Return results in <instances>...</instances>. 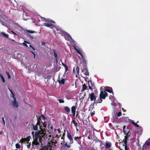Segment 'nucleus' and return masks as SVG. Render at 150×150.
<instances>
[{"instance_id": "f257e3e1", "label": "nucleus", "mask_w": 150, "mask_h": 150, "mask_svg": "<svg viewBox=\"0 0 150 150\" xmlns=\"http://www.w3.org/2000/svg\"><path fill=\"white\" fill-rule=\"evenodd\" d=\"M41 130L40 131H38L35 133V137L37 138H39V142H42L41 141L42 140V138L44 137L45 135V130H43L42 128L40 129Z\"/></svg>"}, {"instance_id": "f03ea898", "label": "nucleus", "mask_w": 150, "mask_h": 150, "mask_svg": "<svg viewBox=\"0 0 150 150\" xmlns=\"http://www.w3.org/2000/svg\"><path fill=\"white\" fill-rule=\"evenodd\" d=\"M132 132L130 131H129L126 134H125L126 136H125V139H123V142H124V144L123 145V146H125H125H127V140L128 138L130 137L131 138H133L131 136Z\"/></svg>"}, {"instance_id": "7ed1b4c3", "label": "nucleus", "mask_w": 150, "mask_h": 150, "mask_svg": "<svg viewBox=\"0 0 150 150\" xmlns=\"http://www.w3.org/2000/svg\"><path fill=\"white\" fill-rule=\"evenodd\" d=\"M30 138V136H28L26 138H22L20 140V142L22 144L23 143L28 144Z\"/></svg>"}, {"instance_id": "20e7f679", "label": "nucleus", "mask_w": 150, "mask_h": 150, "mask_svg": "<svg viewBox=\"0 0 150 150\" xmlns=\"http://www.w3.org/2000/svg\"><path fill=\"white\" fill-rule=\"evenodd\" d=\"M108 96V94L106 91H102L100 92L99 96L100 98L105 99L106 97H107Z\"/></svg>"}, {"instance_id": "39448f33", "label": "nucleus", "mask_w": 150, "mask_h": 150, "mask_svg": "<svg viewBox=\"0 0 150 150\" xmlns=\"http://www.w3.org/2000/svg\"><path fill=\"white\" fill-rule=\"evenodd\" d=\"M32 134L33 135V139H34V140L32 142L33 145V146L34 145H35L37 146V145H39V143L38 142V138H35V136L34 135V132H32Z\"/></svg>"}, {"instance_id": "423d86ee", "label": "nucleus", "mask_w": 150, "mask_h": 150, "mask_svg": "<svg viewBox=\"0 0 150 150\" xmlns=\"http://www.w3.org/2000/svg\"><path fill=\"white\" fill-rule=\"evenodd\" d=\"M67 137L70 141L69 144H72L73 143V139L70 133L68 131L67 132Z\"/></svg>"}, {"instance_id": "0eeeda50", "label": "nucleus", "mask_w": 150, "mask_h": 150, "mask_svg": "<svg viewBox=\"0 0 150 150\" xmlns=\"http://www.w3.org/2000/svg\"><path fill=\"white\" fill-rule=\"evenodd\" d=\"M82 72L83 73L84 75L87 76H89V73L87 69L86 65L85 67L83 68L82 69Z\"/></svg>"}, {"instance_id": "6e6552de", "label": "nucleus", "mask_w": 150, "mask_h": 150, "mask_svg": "<svg viewBox=\"0 0 150 150\" xmlns=\"http://www.w3.org/2000/svg\"><path fill=\"white\" fill-rule=\"evenodd\" d=\"M36 117L37 118V123L38 125H39V127L40 128V129H41V128L42 127V125H41V122H40L41 121V117H40V116L39 117L37 115H36Z\"/></svg>"}, {"instance_id": "1a4fd4ad", "label": "nucleus", "mask_w": 150, "mask_h": 150, "mask_svg": "<svg viewBox=\"0 0 150 150\" xmlns=\"http://www.w3.org/2000/svg\"><path fill=\"white\" fill-rule=\"evenodd\" d=\"M12 105L13 107L18 108V103L17 101L16 98L13 99V100L12 102Z\"/></svg>"}, {"instance_id": "9d476101", "label": "nucleus", "mask_w": 150, "mask_h": 150, "mask_svg": "<svg viewBox=\"0 0 150 150\" xmlns=\"http://www.w3.org/2000/svg\"><path fill=\"white\" fill-rule=\"evenodd\" d=\"M89 97H90L91 101H94L96 99V98L95 96L93 93H91L89 94Z\"/></svg>"}, {"instance_id": "9b49d317", "label": "nucleus", "mask_w": 150, "mask_h": 150, "mask_svg": "<svg viewBox=\"0 0 150 150\" xmlns=\"http://www.w3.org/2000/svg\"><path fill=\"white\" fill-rule=\"evenodd\" d=\"M129 122H130L134 126H135V127H139V125L137 124V123H138L139 122V121H137L136 123H135L134 122V121L131 120V119H129L128 120Z\"/></svg>"}, {"instance_id": "f8f14e48", "label": "nucleus", "mask_w": 150, "mask_h": 150, "mask_svg": "<svg viewBox=\"0 0 150 150\" xmlns=\"http://www.w3.org/2000/svg\"><path fill=\"white\" fill-rule=\"evenodd\" d=\"M150 146V142L148 141H146L144 144L143 145V148L142 149V150H144L146 149V146Z\"/></svg>"}, {"instance_id": "ddd939ff", "label": "nucleus", "mask_w": 150, "mask_h": 150, "mask_svg": "<svg viewBox=\"0 0 150 150\" xmlns=\"http://www.w3.org/2000/svg\"><path fill=\"white\" fill-rule=\"evenodd\" d=\"M88 86L89 87V88L90 89H91L92 90L93 88H94V89H95L96 87H95V86L94 84V83H92V82L91 81H90V82L91 83V86H90L89 84V81H88Z\"/></svg>"}, {"instance_id": "4468645a", "label": "nucleus", "mask_w": 150, "mask_h": 150, "mask_svg": "<svg viewBox=\"0 0 150 150\" xmlns=\"http://www.w3.org/2000/svg\"><path fill=\"white\" fill-rule=\"evenodd\" d=\"M74 139L77 142V143L80 144H81V137H74Z\"/></svg>"}, {"instance_id": "2eb2a0df", "label": "nucleus", "mask_w": 150, "mask_h": 150, "mask_svg": "<svg viewBox=\"0 0 150 150\" xmlns=\"http://www.w3.org/2000/svg\"><path fill=\"white\" fill-rule=\"evenodd\" d=\"M76 50L78 53H79L82 59L85 62H86V61L85 60V57L83 56V55L82 54V53L81 51H79V50H78L76 48Z\"/></svg>"}, {"instance_id": "dca6fc26", "label": "nucleus", "mask_w": 150, "mask_h": 150, "mask_svg": "<svg viewBox=\"0 0 150 150\" xmlns=\"http://www.w3.org/2000/svg\"><path fill=\"white\" fill-rule=\"evenodd\" d=\"M63 142V144L64 146L65 147H67V148H70L71 147V145L70 144H68L67 143L65 142L64 140L62 141Z\"/></svg>"}, {"instance_id": "f3484780", "label": "nucleus", "mask_w": 150, "mask_h": 150, "mask_svg": "<svg viewBox=\"0 0 150 150\" xmlns=\"http://www.w3.org/2000/svg\"><path fill=\"white\" fill-rule=\"evenodd\" d=\"M43 25L45 26L49 27L50 28H52L53 25L52 24L47 23H44L43 24Z\"/></svg>"}, {"instance_id": "a211bd4d", "label": "nucleus", "mask_w": 150, "mask_h": 150, "mask_svg": "<svg viewBox=\"0 0 150 150\" xmlns=\"http://www.w3.org/2000/svg\"><path fill=\"white\" fill-rule=\"evenodd\" d=\"M123 131L124 133L126 134L129 131H130L129 128H127L126 129V126H125L123 127Z\"/></svg>"}, {"instance_id": "6ab92c4d", "label": "nucleus", "mask_w": 150, "mask_h": 150, "mask_svg": "<svg viewBox=\"0 0 150 150\" xmlns=\"http://www.w3.org/2000/svg\"><path fill=\"white\" fill-rule=\"evenodd\" d=\"M76 106H73L71 107V112L74 115L75 113V112L76 109Z\"/></svg>"}, {"instance_id": "aec40b11", "label": "nucleus", "mask_w": 150, "mask_h": 150, "mask_svg": "<svg viewBox=\"0 0 150 150\" xmlns=\"http://www.w3.org/2000/svg\"><path fill=\"white\" fill-rule=\"evenodd\" d=\"M56 30L57 31V33H58L61 34L62 33L64 32V31L60 28H56Z\"/></svg>"}, {"instance_id": "412c9836", "label": "nucleus", "mask_w": 150, "mask_h": 150, "mask_svg": "<svg viewBox=\"0 0 150 150\" xmlns=\"http://www.w3.org/2000/svg\"><path fill=\"white\" fill-rule=\"evenodd\" d=\"M111 146L110 143L109 142H106L105 143V146L106 148L108 149L110 148Z\"/></svg>"}, {"instance_id": "4be33fe9", "label": "nucleus", "mask_w": 150, "mask_h": 150, "mask_svg": "<svg viewBox=\"0 0 150 150\" xmlns=\"http://www.w3.org/2000/svg\"><path fill=\"white\" fill-rule=\"evenodd\" d=\"M58 82L59 84H64L65 83V79H64L62 78V79L60 80H58Z\"/></svg>"}, {"instance_id": "5701e85b", "label": "nucleus", "mask_w": 150, "mask_h": 150, "mask_svg": "<svg viewBox=\"0 0 150 150\" xmlns=\"http://www.w3.org/2000/svg\"><path fill=\"white\" fill-rule=\"evenodd\" d=\"M38 125H38L37 123L35 125L32 124L33 129L35 130H37L38 129Z\"/></svg>"}, {"instance_id": "b1692460", "label": "nucleus", "mask_w": 150, "mask_h": 150, "mask_svg": "<svg viewBox=\"0 0 150 150\" xmlns=\"http://www.w3.org/2000/svg\"><path fill=\"white\" fill-rule=\"evenodd\" d=\"M87 88V86H86L85 84H84L83 85H82V88L81 90V92H83Z\"/></svg>"}, {"instance_id": "393cba45", "label": "nucleus", "mask_w": 150, "mask_h": 150, "mask_svg": "<svg viewBox=\"0 0 150 150\" xmlns=\"http://www.w3.org/2000/svg\"><path fill=\"white\" fill-rule=\"evenodd\" d=\"M72 122L73 123L75 126L76 128V129L78 131V129H77V127H78V124L77 122L75 120H72Z\"/></svg>"}, {"instance_id": "a878e982", "label": "nucleus", "mask_w": 150, "mask_h": 150, "mask_svg": "<svg viewBox=\"0 0 150 150\" xmlns=\"http://www.w3.org/2000/svg\"><path fill=\"white\" fill-rule=\"evenodd\" d=\"M54 55V57L56 59L57 62V54L54 50H53Z\"/></svg>"}, {"instance_id": "bb28decb", "label": "nucleus", "mask_w": 150, "mask_h": 150, "mask_svg": "<svg viewBox=\"0 0 150 150\" xmlns=\"http://www.w3.org/2000/svg\"><path fill=\"white\" fill-rule=\"evenodd\" d=\"M64 109L67 112H69L70 111V108L67 106H65L64 108Z\"/></svg>"}, {"instance_id": "cd10ccee", "label": "nucleus", "mask_w": 150, "mask_h": 150, "mask_svg": "<svg viewBox=\"0 0 150 150\" xmlns=\"http://www.w3.org/2000/svg\"><path fill=\"white\" fill-rule=\"evenodd\" d=\"M1 34L4 37L8 38V35L5 33L4 32H2Z\"/></svg>"}, {"instance_id": "c85d7f7f", "label": "nucleus", "mask_w": 150, "mask_h": 150, "mask_svg": "<svg viewBox=\"0 0 150 150\" xmlns=\"http://www.w3.org/2000/svg\"><path fill=\"white\" fill-rule=\"evenodd\" d=\"M76 71L77 72V74L79 75V67L78 66H76Z\"/></svg>"}, {"instance_id": "c756f323", "label": "nucleus", "mask_w": 150, "mask_h": 150, "mask_svg": "<svg viewBox=\"0 0 150 150\" xmlns=\"http://www.w3.org/2000/svg\"><path fill=\"white\" fill-rule=\"evenodd\" d=\"M100 100L99 99H97V100H95L94 101V102H93V104H95V103L97 104V103H100Z\"/></svg>"}, {"instance_id": "7c9ffc66", "label": "nucleus", "mask_w": 150, "mask_h": 150, "mask_svg": "<svg viewBox=\"0 0 150 150\" xmlns=\"http://www.w3.org/2000/svg\"><path fill=\"white\" fill-rule=\"evenodd\" d=\"M111 90H110V89H105V91H106L108 92H109L110 93H111L112 92V94H113V92H112V88H111Z\"/></svg>"}, {"instance_id": "2f4dec72", "label": "nucleus", "mask_w": 150, "mask_h": 150, "mask_svg": "<svg viewBox=\"0 0 150 150\" xmlns=\"http://www.w3.org/2000/svg\"><path fill=\"white\" fill-rule=\"evenodd\" d=\"M26 31L29 33H36V32H35V31H33V30H26Z\"/></svg>"}, {"instance_id": "473e14b6", "label": "nucleus", "mask_w": 150, "mask_h": 150, "mask_svg": "<svg viewBox=\"0 0 150 150\" xmlns=\"http://www.w3.org/2000/svg\"><path fill=\"white\" fill-rule=\"evenodd\" d=\"M16 149H19L20 148V145L19 144L17 143L16 144Z\"/></svg>"}, {"instance_id": "72a5a7b5", "label": "nucleus", "mask_w": 150, "mask_h": 150, "mask_svg": "<svg viewBox=\"0 0 150 150\" xmlns=\"http://www.w3.org/2000/svg\"><path fill=\"white\" fill-rule=\"evenodd\" d=\"M0 77L3 82V83H5V80L1 74H0Z\"/></svg>"}, {"instance_id": "f704fd0d", "label": "nucleus", "mask_w": 150, "mask_h": 150, "mask_svg": "<svg viewBox=\"0 0 150 150\" xmlns=\"http://www.w3.org/2000/svg\"><path fill=\"white\" fill-rule=\"evenodd\" d=\"M42 127H43L44 128L46 127H47V123L46 122H43V124H42Z\"/></svg>"}, {"instance_id": "c9c22d12", "label": "nucleus", "mask_w": 150, "mask_h": 150, "mask_svg": "<svg viewBox=\"0 0 150 150\" xmlns=\"http://www.w3.org/2000/svg\"><path fill=\"white\" fill-rule=\"evenodd\" d=\"M6 73L8 76V79H10L11 78V76H10L9 73L8 71H7L6 72Z\"/></svg>"}, {"instance_id": "e433bc0d", "label": "nucleus", "mask_w": 150, "mask_h": 150, "mask_svg": "<svg viewBox=\"0 0 150 150\" xmlns=\"http://www.w3.org/2000/svg\"><path fill=\"white\" fill-rule=\"evenodd\" d=\"M24 42H25V43H23V45L25 46L26 47H28V45L26 44V43H27V44H29L30 43L29 42H27L26 41H24Z\"/></svg>"}, {"instance_id": "4c0bfd02", "label": "nucleus", "mask_w": 150, "mask_h": 150, "mask_svg": "<svg viewBox=\"0 0 150 150\" xmlns=\"http://www.w3.org/2000/svg\"><path fill=\"white\" fill-rule=\"evenodd\" d=\"M83 124L84 126H86L88 125V122H87V120H85L83 122Z\"/></svg>"}, {"instance_id": "58836bf2", "label": "nucleus", "mask_w": 150, "mask_h": 150, "mask_svg": "<svg viewBox=\"0 0 150 150\" xmlns=\"http://www.w3.org/2000/svg\"><path fill=\"white\" fill-rule=\"evenodd\" d=\"M64 67L65 69V71L67 72L68 70V67L65 64V65H64Z\"/></svg>"}, {"instance_id": "ea45409f", "label": "nucleus", "mask_w": 150, "mask_h": 150, "mask_svg": "<svg viewBox=\"0 0 150 150\" xmlns=\"http://www.w3.org/2000/svg\"><path fill=\"white\" fill-rule=\"evenodd\" d=\"M40 117L41 118H42L44 120L46 119V117L43 115H41L40 116Z\"/></svg>"}, {"instance_id": "a19ab883", "label": "nucleus", "mask_w": 150, "mask_h": 150, "mask_svg": "<svg viewBox=\"0 0 150 150\" xmlns=\"http://www.w3.org/2000/svg\"><path fill=\"white\" fill-rule=\"evenodd\" d=\"M58 100L60 103H63L64 102V101L63 100L59 99Z\"/></svg>"}, {"instance_id": "79ce46f5", "label": "nucleus", "mask_w": 150, "mask_h": 150, "mask_svg": "<svg viewBox=\"0 0 150 150\" xmlns=\"http://www.w3.org/2000/svg\"><path fill=\"white\" fill-rule=\"evenodd\" d=\"M2 123L4 125H5V121L4 120V117H2Z\"/></svg>"}, {"instance_id": "37998d69", "label": "nucleus", "mask_w": 150, "mask_h": 150, "mask_svg": "<svg viewBox=\"0 0 150 150\" xmlns=\"http://www.w3.org/2000/svg\"><path fill=\"white\" fill-rule=\"evenodd\" d=\"M11 95H12V97H13V99H14V98H16L15 97V96L14 94V93L13 92H12V93H11Z\"/></svg>"}, {"instance_id": "c03bdc74", "label": "nucleus", "mask_w": 150, "mask_h": 150, "mask_svg": "<svg viewBox=\"0 0 150 150\" xmlns=\"http://www.w3.org/2000/svg\"><path fill=\"white\" fill-rule=\"evenodd\" d=\"M27 145V148L28 149H30V146H31V144L30 143H29Z\"/></svg>"}, {"instance_id": "a18cd8bd", "label": "nucleus", "mask_w": 150, "mask_h": 150, "mask_svg": "<svg viewBox=\"0 0 150 150\" xmlns=\"http://www.w3.org/2000/svg\"><path fill=\"white\" fill-rule=\"evenodd\" d=\"M121 115H122V113H121V112H119L117 113V115L118 117H119L120 116H121Z\"/></svg>"}, {"instance_id": "49530a36", "label": "nucleus", "mask_w": 150, "mask_h": 150, "mask_svg": "<svg viewBox=\"0 0 150 150\" xmlns=\"http://www.w3.org/2000/svg\"><path fill=\"white\" fill-rule=\"evenodd\" d=\"M17 116L16 115H14L13 117V120L14 121L16 120L17 119Z\"/></svg>"}, {"instance_id": "de8ad7c7", "label": "nucleus", "mask_w": 150, "mask_h": 150, "mask_svg": "<svg viewBox=\"0 0 150 150\" xmlns=\"http://www.w3.org/2000/svg\"><path fill=\"white\" fill-rule=\"evenodd\" d=\"M98 141L100 143V146H101L102 145H104V144L103 143V142L101 141H100V140H98Z\"/></svg>"}, {"instance_id": "09e8293b", "label": "nucleus", "mask_w": 150, "mask_h": 150, "mask_svg": "<svg viewBox=\"0 0 150 150\" xmlns=\"http://www.w3.org/2000/svg\"><path fill=\"white\" fill-rule=\"evenodd\" d=\"M95 114V112L93 111L91 113V116H92L94 115Z\"/></svg>"}, {"instance_id": "8fccbe9b", "label": "nucleus", "mask_w": 150, "mask_h": 150, "mask_svg": "<svg viewBox=\"0 0 150 150\" xmlns=\"http://www.w3.org/2000/svg\"><path fill=\"white\" fill-rule=\"evenodd\" d=\"M28 35L30 37V38L31 39H33V36H32L31 35H30L29 34H28Z\"/></svg>"}, {"instance_id": "3c124183", "label": "nucleus", "mask_w": 150, "mask_h": 150, "mask_svg": "<svg viewBox=\"0 0 150 150\" xmlns=\"http://www.w3.org/2000/svg\"><path fill=\"white\" fill-rule=\"evenodd\" d=\"M86 93H85H85H84V95H83V97H82L81 98V99H82V100H83V99H84V96H86Z\"/></svg>"}, {"instance_id": "603ef678", "label": "nucleus", "mask_w": 150, "mask_h": 150, "mask_svg": "<svg viewBox=\"0 0 150 150\" xmlns=\"http://www.w3.org/2000/svg\"><path fill=\"white\" fill-rule=\"evenodd\" d=\"M29 47H30L31 48H32L33 50H35V48L34 47H33V46H32V45H29Z\"/></svg>"}, {"instance_id": "864d4df0", "label": "nucleus", "mask_w": 150, "mask_h": 150, "mask_svg": "<svg viewBox=\"0 0 150 150\" xmlns=\"http://www.w3.org/2000/svg\"><path fill=\"white\" fill-rule=\"evenodd\" d=\"M125 150H128V148L127 146H125ZM120 150H122V149L120 148Z\"/></svg>"}, {"instance_id": "5fc2aeb1", "label": "nucleus", "mask_w": 150, "mask_h": 150, "mask_svg": "<svg viewBox=\"0 0 150 150\" xmlns=\"http://www.w3.org/2000/svg\"><path fill=\"white\" fill-rule=\"evenodd\" d=\"M77 117V118H78V119H79L80 120V116H78V114H76V117Z\"/></svg>"}, {"instance_id": "6e6d98bb", "label": "nucleus", "mask_w": 150, "mask_h": 150, "mask_svg": "<svg viewBox=\"0 0 150 150\" xmlns=\"http://www.w3.org/2000/svg\"><path fill=\"white\" fill-rule=\"evenodd\" d=\"M42 45L43 46H45V43L44 42H42Z\"/></svg>"}, {"instance_id": "4d7b16f0", "label": "nucleus", "mask_w": 150, "mask_h": 150, "mask_svg": "<svg viewBox=\"0 0 150 150\" xmlns=\"http://www.w3.org/2000/svg\"><path fill=\"white\" fill-rule=\"evenodd\" d=\"M11 32L12 33L15 35H17V34L13 31V30L11 31Z\"/></svg>"}, {"instance_id": "13d9d810", "label": "nucleus", "mask_w": 150, "mask_h": 150, "mask_svg": "<svg viewBox=\"0 0 150 150\" xmlns=\"http://www.w3.org/2000/svg\"><path fill=\"white\" fill-rule=\"evenodd\" d=\"M51 78V76H47L46 78L48 79H50Z\"/></svg>"}, {"instance_id": "bf43d9fd", "label": "nucleus", "mask_w": 150, "mask_h": 150, "mask_svg": "<svg viewBox=\"0 0 150 150\" xmlns=\"http://www.w3.org/2000/svg\"><path fill=\"white\" fill-rule=\"evenodd\" d=\"M57 130L59 133H61V131L59 129H57Z\"/></svg>"}, {"instance_id": "052dcab7", "label": "nucleus", "mask_w": 150, "mask_h": 150, "mask_svg": "<svg viewBox=\"0 0 150 150\" xmlns=\"http://www.w3.org/2000/svg\"><path fill=\"white\" fill-rule=\"evenodd\" d=\"M67 37L68 38H71V36H70V35L69 34H67Z\"/></svg>"}, {"instance_id": "680f3d73", "label": "nucleus", "mask_w": 150, "mask_h": 150, "mask_svg": "<svg viewBox=\"0 0 150 150\" xmlns=\"http://www.w3.org/2000/svg\"><path fill=\"white\" fill-rule=\"evenodd\" d=\"M2 15V13L1 10L0 9V16H1Z\"/></svg>"}, {"instance_id": "e2e57ef3", "label": "nucleus", "mask_w": 150, "mask_h": 150, "mask_svg": "<svg viewBox=\"0 0 150 150\" xmlns=\"http://www.w3.org/2000/svg\"><path fill=\"white\" fill-rule=\"evenodd\" d=\"M100 99H99L100 101V103H101L102 102V101H103V100H102V99H100Z\"/></svg>"}, {"instance_id": "0e129e2a", "label": "nucleus", "mask_w": 150, "mask_h": 150, "mask_svg": "<svg viewBox=\"0 0 150 150\" xmlns=\"http://www.w3.org/2000/svg\"><path fill=\"white\" fill-rule=\"evenodd\" d=\"M33 54L34 55V58H35V56H36L35 54L34 53Z\"/></svg>"}, {"instance_id": "69168bd1", "label": "nucleus", "mask_w": 150, "mask_h": 150, "mask_svg": "<svg viewBox=\"0 0 150 150\" xmlns=\"http://www.w3.org/2000/svg\"><path fill=\"white\" fill-rule=\"evenodd\" d=\"M48 21L49 22H52L53 23H55L54 21H51L50 20H48Z\"/></svg>"}, {"instance_id": "338daca9", "label": "nucleus", "mask_w": 150, "mask_h": 150, "mask_svg": "<svg viewBox=\"0 0 150 150\" xmlns=\"http://www.w3.org/2000/svg\"><path fill=\"white\" fill-rule=\"evenodd\" d=\"M1 23L2 25H3L4 26L5 25V24L3 22H1Z\"/></svg>"}, {"instance_id": "774afa93", "label": "nucleus", "mask_w": 150, "mask_h": 150, "mask_svg": "<svg viewBox=\"0 0 150 150\" xmlns=\"http://www.w3.org/2000/svg\"><path fill=\"white\" fill-rule=\"evenodd\" d=\"M9 91H10L11 93H12V92H13V91H12L9 88Z\"/></svg>"}]
</instances>
